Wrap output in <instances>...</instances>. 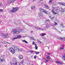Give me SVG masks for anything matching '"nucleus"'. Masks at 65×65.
I'll use <instances>...</instances> for the list:
<instances>
[{"instance_id": "obj_1", "label": "nucleus", "mask_w": 65, "mask_h": 65, "mask_svg": "<svg viewBox=\"0 0 65 65\" xmlns=\"http://www.w3.org/2000/svg\"><path fill=\"white\" fill-rule=\"evenodd\" d=\"M22 31V30L20 29H13L12 30V32H13L14 34H19Z\"/></svg>"}, {"instance_id": "obj_2", "label": "nucleus", "mask_w": 65, "mask_h": 65, "mask_svg": "<svg viewBox=\"0 0 65 65\" xmlns=\"http://www.w3.org/2000/svg\"><path fill=\"white\" fill-rule=\"evenodd\" d=\"M19 9V8L16 7L13 8L12 10L10 11V12L11 13H13L14 12H16Z\"/></svg>"}, {"instance_id": "obj_3", "label": "nucleus", "mask_w": 65, "mask_h": 65, "mask_svg": "<svg viewBox=\"0 0 65 65\" xmlns=\"http://www.w3.org/2000/svg\"><path fill=\"white\" fill-rule=\"evenodd\" d=\"M45 22L46 23L45 24V25L46 26L47 28H49V27H51V25L50 24H48V23H50V20H45Z\"/></svg>"}, {"instance_id": "obj_4", "label": "nucleus", "mask_w": 65, "mask_h": 65, "mask_svg": "<svg viewBox=\"0 0 65 65\" xmlns=\"http://www.w3.org/2000/svg\"><path fill=\"white\" fill-rule=\"evenodd\" d=\"M13 62L14 63V65H17L18 64V61L17 60V59L15 58H14L13 59Z\"/></svg>"}, {"instance_id": "obj_5", "label": "nucleus", "mask_w": 65, "mask_h": 65, "mask_svg": "<svg viewBox=\"0 0 65 65\" xmlns=\"http://www.w3.org/2000/svg\"><path fill=\"white\" fill-rule=\"evenodd\" d=\"M57 9L56 10V11L57 12V13H59V12H60V9H59V7H56L55 8H53V10H55Z\"/></svg>"}, {"instance_id": "obj_6", "label": "nucleus", "mask_w": 65, "mask_h": 65, "mask_svg": "<svg viewBox=\"0 0 65 65\" xmlns=\"http://www.w3.org/2000/svg\"><path fill=\"white\" fill-rule=\"evenodd\" d=\"M0 59H1L0 62L1 63H3L5 61V59H4V57L2 56L0 57Z\"/></svg>"}, {"instance_id": "obj_7", "label": "nucleus", "mask_w": 65, "mask_h": 65, "mask_svg": "<svg viewBox=\"0 0 65 65\" xmlns=\"http://www.w3.org/2000/svg\"><path fill=\"white\" fill-rule=\"evenodd\" d=\"M9 50L10 52L11 53H12L13 54H14L15 52V50H14V49L13 48H9Z\"/></svg>"}, {"instance_id": "obj_8", "label": "nucleus", "mask_w": 65, "mask_h": 65, "mask_svg": "<svg viewBox=\"0 0 65 65\" xmlns=\"http://www.w3.org/2000/svg\"><path fill=\"white\" fill-rule=\"evenodd\" d=\"M3 38H8L9 37V36L8 35V34H5L3 36Z\"/></svg>"}, {"instance_id": "obj_9", "label": "nucleus", "mask_w": 65, "mask_h": 65, "mask_svg": "<svg viewBox=\"0 0 65 65\" xmlns=\"http://www.w3.org/2000/svg\"><path fill=\"white\" fill-rule=\"evenodd\" d=\"M39 16L40 19H41L43 18V14H42L41 12H40L39 13Z\"/></svg>"}, {"instance_id": "obj_10", "label": "nucleus", "mask_w": 65, "mask_h": 65, "mask_svg": "<svg viewBox=\"0 0 65 65\" xmlns=\"http://www.w3.org/2000/svg\"><path fill=\"white\" fill-rule=\"evenodd\" d=\"M34 42H32L33 45H35V50H37L38 49V46L37 45V44H34Z\"/></svg>"}, {"instance_id": "obj_11", "label": "nucleus", "mask_w": 65, "mask_h": 65, "mask_svg": "<svg viewBox=\"0 0 65 65\" xmlns=\"http://www.w3.org/2000/svg\"><path fill=\"white\" fill-rule=\"evenodd\" d=\"M55 38H57V39H59L60 40H63V37H59L58 36L57 37V36L55 37Z\"/></svg>"}, {"instance_id": "obj_12", "label": "nucleus", "mask_w": 65, "mask_h": 65, "mask_svg": "<svg viewBox=\"0 0 65 65\" xmlns=\"http://www.w3.org/2000/svg\"><path fill=\"white\" fill-rule=\"evenodd\" d=\"M44 5V8H45V9H49V7L47 5L45 4Z\"/></svg>"}, {"instance_id": "obj_13", "label": "nucleus", "mask_w": 65, "mask_h": 65, "mask_svg": "<svg viewBox=\"0 0 65 65\" xmlns=\"http://www.w3.org/2000/svg\"><path fill=\"white\" fill-rule=\"evenodd\" d=\"M15 1V0H10L8 1V3H13V2H14Z\"/></svg>"}, {"instance_id": "obj_14", "label": "nucleus", "mask_w": 65, "mask_h": 65, "mask_svg": "<svg viewBox=\"0 0 65 65\" xmlns=\"http://www.w3.org/2000/svg\"><path fill=\"white\" fill-rule=\"evenodd\" d=\"M15 51H19V48L17 47H15L14 48Z\"/></svg>"}, {"instance_id": "obj_15", "label": "nucleus", "mask_w": 65, "mask_h": 65, "mask_svg": "<svg viewBox=\"0 0 65 65\" xmlns=\"http://www.w3.org/2000/svg\"><path fill=\"white\" fill-rule=\"evenodd\" d=\"M24 23H25V24H26V25H28V26H29V27H31L32 26V24H30V25H28V23H27L25 21H23Z\"/></svg>"}, {"instance_id": "obj_16", "label": "nucleus", "mask_w": 65, "mask_h": 65, "mask_svg": "<svg viewBox=\"0 0 65 65\" xmlns=\"http://www.w3.org/2000/svg\"><path fill=\"white\" fill-rule=\"evenodd\" d=\"M56 62L57 63H58L60 64H63V62L61 61H56Z\"/></svg>"}, {"instance_id": "obj_17", "label": "nucleus", "mask_w": 65, "mask_h": 65, "mask_svg": "<svg viewBox=\"0 0 65 65\" xmlns=\"http://www.w3.org/2000/svg\"><path fill=\"white\" fill-rule=\"evenodd\" d=\"M44 13H45V14H49V12L46 11V10H45Z\"/></svg>"}, {"instance_id": "obj_18", "label": "nucleus", "mask_w": 65, "mask_h": 65, "mask_svg": "<svg viewBox=\"0 0 65 65\" xmlns=\"http://www.w3.org/2000/svg\"><path fill=\"white\" fill-rule=\"evenodd\" d=\"M44 13H45V14H49V12L46 11V10H45Z\"/></svg>"}, {"instance_id": "obj_19", "label": "nucleus", "mask_w": 65, "mask_h": 65, "mask_svg": "<svg viewBox=\"0 0 65 65\" xmlns=\"http://www.w3.org/2000/svg\"><path fill=\"white\" fill-rule=\"evenodd\" d=\"M21 37H22V36H21L20 35H18L17 36V38H21Z\"/></svg>"}, {"instance_id": "obj_20", "label": "nucleus", "mask_w": 65, "mask_h": 65, "mask_svg": "<svg viewBox=\"0 0 65 65\" xmlns=\"http://www.w3.org/2000/svg\"><path fill=\"white\" fill-rule=\"evenodd\" d=\"M65 3H59V4L63 5V6H64V5H65Z\"/></svg>"}, {"instance_id": "obj_21", "label": "nucleus", "mask_w": 65, "mask_h": 65, "mask_svg": "<svg viewBox=\"0 0 65 65\" xmlns=\"http://www.w3.org/2000/svg\"><path fill=\"white\" fill-rule=\"evenodd\" d=\"M50 18L51 20H53L54 19V16L53 15L50 16Z\"/></svg>"}, {"instance_id": "obj_22", "label": "nucleus", "mask_w": 65, "mask_h": 65, "mask_svg": "<svg viewBox=\"0 0 65 65\" xmlns=\"http://www.w3.org/2000/svg\"><path fill=\"white\" fill-rule=\"evenodd\" d=\"M19 58L20 59H22L23 58V56L22 55H20L19 56Z\"/></svg>"}, {"instance_id": "obj_23", "label": "nucleus", "mask_w": 65, "mask_h": 65, "mask_svg": "<svg viewBox=\"0 0 65 65\" xmlns=\"http://www.w3.org/2000/svg\"><path fill=\"white\" fill-rule=\"evenodd\" d=\"M52 13H53V14H57L56 13L54 12V11L53 10H52Z\"/></svg>"}, {"instance_id": "obj_24", "label": "nucleus", "mask_w": 65, "mask_h": 65, "mask_svg": "<svg viewBox=\"0 0 65 65\" xmlns=\"http://www.w3.org/2000/svg\"><path fill=\"white\" fill-rule=\"evenodd\" d=\"M35 54H36V55H38L39 54V52H35Z\"/></svg>"}, {"instance_id": "obj_25", "label": "nucleus", "mask_w": 65, "mask_h": 65, "mask_svg": "<svg viewBox=\"0 0 65 65\" xmlns=\"http://www.w3.org/2000/svg\"><path fill=\"white\" fill-rule=\"evenodd\" d=\"M46 58L47 59H48L49 60H50V59H51V57H50V56H46Z\"/></svg>"}, {"instance_id": "obj_26", "label": "nucleus", "mask_w": 65, "mask_h": 65, "mask_svg": "<svg viewBox=\"0 0 65 65\" xmlns=\"http://www.w3.org/2000/svg\"><path fill=\"white\" fill-rule=\"evenodd\" d=\"M23 42H25V43H28V42L27 41H26L25 40H23L22 41Z\"/></svg>"}, {"instance_id": "obj_27", "label": "nucleus", "mask_w": 65, "mask_h": 65, "mask_svg": "<svg viewBox=\"0 0 65 65\" xmlns=\"http://www.w3.org/2000/svg\"><path fill=\"white\" fill-rule=\"evenodd\" d=\"M35 8V6H33L31 7V9H33L34 8Z\"/></svg>"}, {"instance_id": "obj_28", "label": "nucleus", "mask_w": 65, "mask_h": 65, "mask_svg": "<svg viewBox=\"0 0 65 65\" xmlns=\"http://www.w3.org/2000/svg\"><path fill=\"white\" fill-rule=\"evenodd\" d=\"M46 27L48 28V27H46V26H45V27H44L43 28V30H44V31H45V30H46Z\"/></svg>"}, {"instance_id": "obj_29", "label": "nucleus", "mask_w": 65, "mask_h": 65, "mask_svg": "<svg viewBox=\"0 0 65 65\" xmlns=\"http://www.w3.org/2000/svg\"><path fill=\"white\" fill-rule=\"evenodd\" d=\"M18 39L17 38V37H15L13 38L12 40V41H13L14 40V39Z\"/></svg>"}, {"instance_id": "obj_30", "label": "nucleus", "mask_w": 65, "mask_h": 65, "mask_svg": "<svg viewBox=\"0 0 65 65\" xmlns=\"http://www.w3.org/2000/svg\"><path fill=\"white\" fill-rule=\"evenodd\" d=\"M2 42L4 44H6L7 43V42L6 41H2Z\"/></svg>"}, {"instance_id": "obj_31", "label": "nucleus", "mask_w": 65, "mask_h": 65, "mask_svg": "<svg viewBox=\"0 0 65 65\" xmlns=\"http://www.w3.org/2000/svg\"><path fill=\"white\" fill-rule=\"evenodd\" d=\"M64 49V47H59V50H63Z\"/></svg>"}, {"instance_id": "obj_32", "label": "nucleus", "mask_w": 65, "mask_h": 65, "mask_svg": "<svg viewBox=\"0 0 65 65\" xmlns=\"http://www.w3.org/2000/svg\"><path fill=\"white\" fill-rule=\"evenodd\" d=\"M46 35V34L45 33H43L41 35V36H44V35Z\"/></svg>"}, {"instance_id": "obj_33", "label": "nucleus", "mask_w": 65, "mask_h": 65, "mask_svg": "<svg viewBox=\"0 0 65 65\" xmlns=\"http://www.w3.org/2000/svg\"><path fill=\"white\" fill-rule=\"evenodd\" d=\"M60 26H62V28H63V27H65L63 26V23H61Z\"/></svg>"}, {"instance_id": "obj_34", "label": "nucleus", "mask_w": 65, "mask_h": 65, "mask_svg": "<svg viewBox=\"0 0 65 65\" xmlns=\"http://www.w3.org/2000/svg\"><path fill=\"white\" fill-rule=\"evenodd\" d=\"M55 24H54V25L55 26H57V23L56 22H54Z\"/></svg>"}, {"instance_id": "obj_35", "label": "nucleus", "mask_w": 65, "mask_h": 65, "mask_svg": "<svg viewBox=\"0 0 65 65\" xmlns=\"http://www.w3.org/2000/svg\"><path fill=\"white\" fill-rule=\"evenodd\" d=\"M61 10H62V11H63V12H64V11H65V9H63V8H61Z\"/></svg>"}, {"instance_id": "obj_36", "label": "nucleus", "mask_w": 65, "mask_h": 65, "mask_svg": "<svg viewBox=\"0 0 65 65\" xmlns=\"http://www.w3.org/2000/svg\"><path fill=\"white\" fill-rule=\"evenodd\" d=\"M0 35L1 36H2L3 37V36L4 35H3V34L2 33H0Z\"/></svg>"}, {"instance_id": "obj_37", "label": "nucleus", "mask_w": 65, "mask_h": 65, "mask_svg": "<svg viewBox=\"0 0 65 65\" xmlns=\"http://www.w3.org/2000/svg\"><path fill=\"white\" fill-rule=\"evenodd\" d=\"M63 58H64V60H65V54L64 55H63L62 56Z\"/></svg>"}, {"instance_id": "obj_38", "label": "nucleus", "mask_w": 65, "mask_h": 65, "mask_svg": "<svg viewBox=\"0 0 65 65\" xmlns=\"http://www.w3.org/2000/svg\"><path fill=\"white\" fill-rule=\"evenodd\" d=\"M43 9H42V8H40L39 9V10L40 11H42Z\"/></svg>"}, {"instance_id": "obj_39", "label": "nucleus", "mask_w": 65, "mask_h": 65, "mask_svg": "<svg viewBox=\"0 0 65 65\" xmlns=\"http://www.w3.org/2000/svg\"><path fill=\"white\" fill-rule=\"evenodd\" d=\"M30 53H34V51H32V50H30Z\"/></svg>"}, {"instance_id": "obj_40", "label": "nucleus", "mask_w": 65, "mask_h": 65, "mask_svg": "<svg viewBox=\"0 0 65 65\" xmlns=\"http://www.w3.org/2000/svg\"><path fill=\"white\" fill-rule=\"evenodd\" d=\"M45 10L44 9H43L42 10V12H43L44 13V11H45Z\"/></svg>"}, {"instance_id": "obj_41", "label": "nucleus", "mask_w": 65, "mask_h": 65, "mask_svg": "<svg viewBox=\"0 0 65 65\" xmlns=\"http://www.w3.org/2000/svg\"><path fill=\"white\" fill-rule=\"evenodd\" d=\"M53 1V0H50L49 1V3H51Z\"/></svg>"}, {"instance_id": "obj_42", "label": "nucleus", "mask_w": 65, "mask_h": 65, "mask_svg": "<svg viewBox=\"0 0 65 65\" xmlns=\"http://www.w3.org/2000/svg\"><path fill=\"white\" fill-rule=\"evenodd\" d=\"M30 39H32L33 40L34 39V38L33 37H31V38L30 37Z\"/></svg>"}, {"instance_id": "obj_43", "label": "nucleus", "mask_w": 65, "mask_h": 65, "mask_svg": "<svg viewBox=\"0 0 65 65\" xmlns=\"http://www.w3.org/2000/svg\"><path fill=\"white\" fill-rule=\"evenodd\" d=\"M2 11H3V10L0 9V12H2Z\"/></svg>"}, {"instance_id": "obj_44", "label": "nucleus", "mask_w": 65, "mask_h": 65, "mask_svg": "<svg viewBox=\"0 0 65 65\" xmlns=\"http://www.w3.org/2000/svg\"><path fill=\"white\" fill-rule=\"evenodd\" d=\"M34 27L35 28V29H37V28H38V27H37L36 26H35Z\"/></svg>"}, {"instance_id": "obj_45", "label": "nucleus", "mask_w": 65, "mask_h": 65, "mask_svg": "<svg viewBox=\"0 0 65 65\" xmlns=\"http://www.w3.org/2000/svg\"><path fill=\"white\" fill-rule=\"evenodd\" d=\"M23 63H24V61H22L20 62V63H21V64H23Z\"/></svg>"}, {"instance_id": "obj_46", "label": "nucleus", "mask_w": 65, "mask_h": 65, "mask_svg": "<svg viewBox=\"0 0 65 65\" xmlns=\"http://www.w3.org/2000/svg\"><path fill=\"white\" fill-rule=\"evenodd\" d=\"M56 21H57V22L58 23H59L60 22V21L59 20H56Z\"/></svg>"}, {"instance_id": "obj_47", "label": "nucleus", "mask_w": 65, "mask_h": 65, "mask_svg": "<svg viewBox=\"0 0 65 65\" xmlns=\"http://www.w3.org/2000/svg\"><path fill=\"white\" fill-rule=\"evenodd\" d=\"M63 40L64 41H65V37H63Z\"/></svg>"}, {"instance_id": "obj_48", "label": "nucleus", "mask_w": 65, "mask_h": 65, "mask_svg": "<svg viewBox=\"0 0 65 65\" xmlns=\"http://www.w3.org/2000/svg\"><path fill=\"white\" fill-rule=\"evenodd\" d=\"M40 30H43V29L42 28H40Z\"/></svg>"}, {"instance_id": "obj_49", "label": "nucleus", "mask_w": 65, "mask_h": 65, "mask_svg": "<svg viewBox=\"0 0 65 65\" xmlns=\"http://www.w3.org/2000/svg\"><path fill=\"white\" fill-rule=\"evenodd\" d=\"M64 45L63 44H62L61 45V47H64Z\"/></svg>"}, {"instance_id": "obj_50", "label": "nucleus", "mask_w": 65, "mask_h": 65, "mask_svg": "<svg viewBox=\"0 0 65 65\" xmlns=\"http://www.w3.org/2000/svg\"><path fill=\"white\" fill-rule=\"evenodd\" d=\"M36 55H35L34 57V59H36Z\"/></svg>"}, {"instance_id": "obj_51", "label": "nucleus", "mask_w": 65, "mask_h": 65, "mask_svg": "<svg viewBox=\"0 0 65 65\" xmlns=\"http://www.w3.org/2000/svg\"><path fill=\"white\" fill-rule=\"evenodd\" d=\"M47 54L48 55H51V53H47Z\"/></svg>"}, {"instance_id": "obj_52", "label": "nucleus", "mask_w": 65, "mask_h": 65, "mask_svg": "<svg viewBox=\"0 0 65 65\" xmlns=\"http://www.w3.org/2000/svg\"><path fill=\"white\" fill-rule=\"evenodd\" d=\"M33 40H34V41H36V40L35 39H34H34H33Z\"/></svg>"}, {"instance_id": "obj_53", "label": "nucleus", "mask_w": 65, "mask_h": 65, "mask_svg": "<svg viewBox=\"0 0 65 65\" xmlns=\"http://www.w3.org/2000/svg\"><path fill=\"white\" fill-rule=\"evenodd\" d=\"M37 29H38L39 30H40V28H39L38 27V28Z\"/></svg>"}, {"instance_id": "obj_54", "label": "nucleus", "mask_w": 65, "mask_h": 65, "mask_svg": "<svg viewBox=\"0 0 65 65\" xmlns=\"http://www.w3.org/2000/svg\"><path fill=\"white\" fill-rule=\"evenodd\" d=\"M33 33V31H30V33Z\"/></svg>"}, {"instance_id": "obj_55", "label": "nucleus", "mask_w": 65, "mask_h": 65, "mask_svg": "<svg viewBox=\"0 0 65 65\" xmlns=\"http://www.w3.org/2000/svg\"><path fill=\"white\" fill-rule=\"evenodd\" d=\"M37 41L38 42H39L40 41H39V40H37Z\"/></svg>"}, {"instance_id": "obj_56", "label": "nucleus", "mask_w": 65, "mask_h": 65, "mask_svg": "<svg viewBox=\"0 0 65 65\" xmlns=\"http://www.w3.org/2000/svg\"><path fill=\"white\" fill-rule=\"evenodd\" d=\"M6 43H8V44L9 43V44H10V43H9V42H7Z\"/></svg>"}, {"instance_id": "obj_57", "label": "nucleus", "mask_w": 65, "mask_h": 65, "mask_svg": "<svg viewBox=\"0 0 65 65\" xmlns=\"http://www.w3.org/2000/svg\"><path fill=\"white\" fill-rule=\"evenodd\" d=\"M48 61V60H46V61H45V62H47Z\"/></svg>"}, {"instance_id": "obj_58", "label": "nucleus", "mask_w": 65, "mask_h": 65, "mask_svg": "<svg viewBox=\"0 0 65 65\" xmlns=\"http://www.w3.org/2000/svg\"><path fill=\"white\" fill-rule=\"evenodd\" d=\"M43 60H46V59H44V58L43 59Z\"/></svg>"}, {"instance_id": "obj_59", "label": "nucleus", "mask_w": 65, "mask_h": 65, "mask_svg": "<svg viewBox=\"0 0 65 65\" xmlns=\"http://www.w3.org/2000/svg\"><path fill=\"white\" fill-rule=\"evenodd\" d=\"M39 42H40V44H41V42L40 41Z\"/></svg>"}, {"instance_id": "obj_60", "label": "nucleus", "mask_w": 65, "mask_h": 65, "mask_svg": "<svg viewBox=\"0 0 65 65\" xmlns=\"http://www.w3.org/2000/svg\"><path fill=\"white\" fill-rule=\"evenodd\" d=\"M1 6V4L0 3V6Z\"/></svg>"}, {"instance_id": "obj_61", "label": "nucleus", "mask_w": 65, "mask_h": 65, "mask_svg": "<svg viewBox=\"0 0 65 65\" xmlns=\"http://www.w3.org/2000/svg\"><path fill=\"white\" fill-rule=\"evenodd\" d=\"M48 48L49 50L50 49V48H49V47H48Z\"/></svg>"}, {"instance_id": "obj_62", "label": "nucleus", "mask_w": 65, "mask_h": 65, "mask_svg": "<svg viewBox=\"0 0 65 65\" xmlns=\"http://www.w3.org/2000/svg\"><path fill=\"white\" fill-rule=\"evenodd\" d=\"M37 1V0H34V1Z\"/></svg>"}, {"instance_id": "obj_63", "label": "nucleus", "mask_w": 65, "mask_h": 65, "mask_svg": "<svg viewBox=\"0 0 65 65\" xmlns=\"http://www.w3.org/2000/svg\"><path fill=\"white\" fill-rule=\"evenodd\" d=\"M6 46H7V45H6L5 46V47H6Z\"/></svg>"}, {"instance_id": "obj_64", "label": "nucleus", "mask_w": 65, "mask_h": 65, "mask_svg": "<svg viewBox=\"0 0 65 65\" xmlns=\"http://www.w3.org/2000/svg\"><path fill=\"white\" fill-rule=\"evenodd\" d=\"M19 65H21L20 64H19Z\"/></svg>"}]
</instances>
